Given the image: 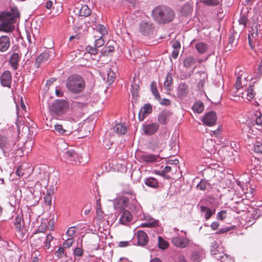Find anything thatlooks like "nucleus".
<instances>
[{"instance_id": "39448f33", "label": "nucleus", "mask_w": 262, "mask_h": 262, "mask_svg": "<svg viewBox=\"0 0 262 262\" xmlns=\"http://www.w3.org/2000/svg\"><path fill=\"white\" fill-rule=\"evenodd\" d=\"M137 159L140 163H148L159 162L160 161L161 158L158 155L142 152L138 154Z\"/></svg>"}, {"instance_id": "c756f323", "label": "nucleus", "mask_w": 262, "mask_h": 262, "mask_svg": "<svg viewBox=\"0 0 262 262\" xmlns=\"http://www.w3.org/2000/svg\"><path fill=\"white\" fill-rule=\"evenodd\" d=\"M113 129L118 135H124L127 132L126 127L122 123L116 124Z\"/></svg>"}, {"instance_id": "3c124183", "label": "nucleus", "mask_w": 262, "mask_h": 262, "mask_svg": "<svg viewBox=\"0 0 262 262\" xmlns=\"http://www.w3.org/2000/svg\"><path fill=\"white\" fill-rule=\"evenodd\" d=\"M43 236H38L34 237L32 241V244H33L35 246L38 247L40 246L44 239Z\"/></svg>"}, {"instance_id": "774afa93", "label": "nucleus", "mask_w": 262, "mask_h": 262, "mask_svg": "<svg viewBox=\"0 0 262 262\" xmlns=\"http://www.w3.org/2000/svg\"><path fill=\"white\" fill-rule=\"evenodd\" d=\"M16 174L19 177H22L24 174V172L23 171L22 168L21 166H19L16 171Z\"/></svg>"}, {"instance_id": "a19ab883", "label": "nucleus", "mask_w": 262, "mask_h": 262, "mask_svg": "<svg viewBox=\"0 0 262 262\" xmlns=\"http://www.w3.org/2000/svg\"><path fill=\"white\" fill-rule=\"evenodd\" d=\"M172 78L171 74H168L164 82V86L167 90L170 89V86L172 83Z\"/></svg>"}, {"instance_id": "4be33fe9", "label": "nucleus", "mask_w": 262, "mask_h": 262, "mask_svg": "<svg viewBox=\"0 0 262 262\" xmlns=\"http://www.w3.org/2000/svg\"><path fill=\"white\" fill-rule=\"evenodd\" d=\"M188 92V87L185 83L179 84L177 89V95L180 98H185Z\"/></svg>"}, {"instance_id": "864d4df0", "label": "nucleus", "mask_w": 262, "mask_h": 262, "mask_svg": "<svg viewBox=\"0 0 262 262\" xmlns=\"http://www.w3.org/2000/svg\"><path fill=\"white\" fill-rule=\"evenodd\" d=\"M86 50L87 51V52L89 53H90L91 54H93V55H96L98 53V49L96 47H95L94 46V47H93L91 46H88L86 47Z\"/></svg>"}, {"instance_id": "0eeeda50", "label": "nucleus", "mask_w": 262, "mask_h": 262, "mask_svg": "<svg viewBox=\"0 0 262 262\" xmlns=\"http://www.w3.org/2000/svg\"><path fill=\"white\" fill-rule=\"evenodd\" d=\"M63 157L67 163L71 164L81 163L77 153L73 149L67 150L64 152Z\"/></svg>"}, {"instance_id": "9d476101", "label": "nucleus", "mask_w": 262, "mask_h": 262, "mask_svg": "<svg viewBox=\"0 0 262 262\" xmlns=\"http://www.w3.org/2000/svg\"><path fill=\"white\" fill-rule=\"evenodd\" d=\"M140 32L144 35H148L154 31L153 24L150 21H142L139 25Z\"/></svg>"}, {"instance_id": "4d7b16f0", "label": "nucleus", "mask_w": 262, "mask_h": 262, "mask_svg": "<svg viewBox=\"0 0 262 262\" xmlns=\"http://www.w3.org/2000/svg\"><path fill=\"white\" fill-rule=\"evenodd\" d=\"M227 212L225 210H222L217 214V219L220 220H223L226 215Z\"/></svg>"}, {"instance_id": "2eb2a0df", "label": "nucleus", "mask_w": 262, "mask_h": 262, "mask_svg": "<svg viewBox=\"0 0 262 262\" xmlns=\"http://www.w3.org/2000/svg\"><path fill=\"white\" fill-rule=\"evenodd\" d=\"M254 136H256V141L253 145L252 150L258 154L262 155V136L253 134ZM252 138H254L255 137H251Z\"/></svg>"}, {"instance_id": "8fccbe9b", "label": "nucleus", "mask_w": 262, "mask_h": 262, "mask_svg": "<svg viewBox=\"0 0 262 262\" xmlns=\"http://www.w3.org/2000/svg\"><path fill=\"white\" fill-rule=\"evenodd\" d=\"M201 2L208 6H217L219 4V0H201Z\"/></svg>"}, {"instance_id": "c03bdc74", "label": "nucleus", "mask_w": 262, "mask_h": 262, "mask_svg": "<svg viewBox=\"0 0 262 262\" xmlns=\"http://www.w3.org/2000/svg\"><path fill=\"white\" fill-rule=\"evenodd\" d=\"M201 260V257L200 253L198 252H193L190 256V261L189 262H200Z\"/></svg>"}, {"instance_id": "7c9ffc66", "label": "nucleus", "mask_w": 262, "mask_h": 262, "mask_svg": "<svg viewBox=\"0 0 262 262\" xmlns=\"http://www.w3.org/2000/svg\"><path fill=\"white\" fill-rule=\"evenodd\" d=\"M196 187L201 190H208L211 188V185L206 180H202L197 185Z\"/></svg>"}, {"instance_id": "473e14b6", "label": "nucleus", "mask_w": 262, "mask_h": 262, "mask_svg": "<svg viewBox=\"0 0 262 262\" xmlns=\"http://www.w3.org/2000/svg\"><path fill=\"white\" fill-rule=\"evenodd\" d=\"M150 89L152 95L158 101L161 100V96L159 93L156 82L154 81H152L150 83Z\"/></svg>"}, {"instance_id": "bb28decb", "label": "nucleus", "mask_w": 262, "mask_h": 262, "mask_svg": "<svg viewBox=\"0 0 262 262\" xmlns=\"http://www.w3.org/2000/svg\"><path fill=\"white\" fill-rule=\"evenodd\" d=\"M19 61V55L18 53H14L10 57L9 62L13 69L16 70Z\"/></svg>"}, {"instance_id": "37998d69", "label": "nucleus", "mask_w": 262, "mask_h": 262, "mask_svg": "<svg viewBox=\"0 0 262 262\" xmlns=\"http://www.w3.org/2000/svg\"><path fill=\"white\" fill-rule=\"evenodd\" d=\"M114 51V47L112 46H105L101 50V54L103 56H107L110 53Z\"/></svg>"}, {"instance_id": "f257e3e1", "label": "nucleus", "mask_w": 262, "mask_h": 262, "mask_svg": "<svg viewBox=\"0 0 262 262\" xmlns=\"http://www.w3.org/2000/svg\"><path fill=\"white\" fill-rule=\"evenodd\" d=\"M19 17V12L16 7H12L10 11L0 12V31L11 32L14 29L13 23Z\"/></svg>"}, {"instance_id": "1a4fd4ad", "label": "nucleus", "mask_w": 262, "mask_h": 262, "mask_svg": "<svg viewBox=\"0 0 262 262\" xmlns=\"http://www.w3.org/2000/svg\"><path fill=\"white\" fill-rule=\"evenodd\" d=\"M21 217L19 216H17L14 219V227L16 230V235L20 239H23L26 234L25 228L21 226Z\"/></svg>"}, {"instance_id": "e433bc0d", "label": "nucleus", "mask_w": 262, "mask_h": 262, "mask_svg": "<svg viewBox=\"0 0 262 262\" xmlns=\"http://www.w3.org/2000/svg\"><path fill=\"white\" fill-rule=\"evenodd\" d=\"M192 108L194 112L201 113L204 110V105L201 101H197L193 105Z\"/></svg>"}, {"instance_id": "e2e57ef3", "label": "nucleus", "mask_w": 262, "mask_h": 262, "mask_svg": "<svg viewBox=\"0 0 262 262\" xmlns=\"http://www.w3.org/2000/svg\"><path fill=\"white\" fill-rule=\"evenodd\" d=\"M247 18L244 15H243L241 16V17L239 18L238 21L240 24H242L245 26L247 24Z\"/></svg>"}, {"instance_id": "f704fd0d", "label": "nucleus", "mask_w": 262, "mask_h": 262, "mask_svg": "<svg viewBox=\"0 0 262 262\" xmlns=\"http://www.w3.org/2000/svg\"><path fill=\"white\" fill-rule=\"evenodd\" d=\"M91 9L86 5H83L79 10V15L81 16H88L91 14Z\"/></svg>"}, {"instance_id": "cd10ccee", "label": "nucleus", "mask_w": 262, "mask_h": 262, "mask_svg": "<svg viewBox=\"0 0 262 262\" xmlns=\"http://www.w3.org/2000/svg\"><path fill=\"white\" fill-rule=\"evenodd\" d=\"M85 106V104L84 103L75 102L73 106V111L77 116H81L83 114L82 109Z\"/></svg>"}, {"instance_id": "f8f14e48", "label": "nucleus", "mask_w": 262, "mask_h": 262, "mask_svg": "<svg viewBox=\"0 0 262 262\" xmlns=\"http://www.w3.org/2000/svg\"><path fill=\"white\" fill-rule=\"evenodd\" d=\"M50 53L51 55L52 52H43L40 54L36 59L35 66L36 68H39L42 64H46L48 62L50 56Z\"/></svg>"}, {"instance_id": "b1692460", "label": "nucleus", "mask_w": 262, "mask_h": 262, "mask_svg": "<svg viewBox=\"0 0 262 262\" xmlns=\"http://www.w3.org/2000/svg\"><path fill=\"white\" fill-rule=\"evenodd\" d=\"M254 119L255 124L253 126H257L255 128L258 131L259 136H262V114L260 113L256 114Z\"/></svg>"}, {"instance_id": "69168bd1", "label": "nucleus", "mask_w": 262, "mask_h": 262, "mask_svg": "<svg viewBox=\"0 0 262 262\" xmlns=\"http://www.w3.org/2000/svg\"><path fill=\"white\" fill-rule=\"evenodd\" d=\"M178 143L177 139L176 138H174V139L171 138L170 143H169V146L171 148H173L176 147Z\"/></svg>"}, {"instance_id": "49530a36", "label": "nucleus", "mask_w": 262, "mask_h": 262, "mask_svg": "<svg viewBox=\"0 0 262 262\" xmlns=\"http://www.w3.org/2000/svg\"><path fill=\"white\" fill-rule=\"evenodd\" d=\"M97 37H98V38L95 39V44H94V46L95 47H96L97 48L102 47V46L104 45V44L105 43L103 36H98Z\"/></svg>"}, {"instance_id": "6e6552de", "label": "nucleus", "mask_w": 262, "mask_h": 262, "mask_svg": "<svg viewBox=\"0 0 262 262\" xmlns=\"http://www.w3.org/2000/svg\"><path fill=\"white\" fill-rule=\"evenodd\" d=\"M159 128V125L157 123H144L142 126V130L144 134L151 136L155 134Z\"/></svg>"}, {"instance_id": "338daca9", "label": "nucleus", "mask_w": 262, "mask_h": 262, "mask_svg": "<svg viewBox=\"0 0 262 262\" xmlns=\"http://www.w3.org/2000/svg\"><path fill=\"white\" fill-rule=\"evenodd\" d=\"M160 101V103L162 105H168L170 104V101L166 98H163L162 100L161 99Z\"/></svg>"}, {"instance_id": "9b49d317", "label": "nucleus", "mask_w": 262, "mask_h": 262, "mask_svg": "<svg viewBox=\"0 0 262 262\" xmlns=\"http://www.w3.org/2000/svg\"><path fill=\"white\" fill-rule=\"evenodd\" d=\"M217 117L216 113L214 112H210L206 113L203 118V122L208 126H212L216 122Z\"/></svg>"}, {"instance_id": "f03ea898", "label": "nucleus", "mask_w": 262, "mask_h": 262, "mask_svg": "<svg viewBox=\"0 0 262 262\" xmlns=\"http://www.w3.org/2000/svg\"><path fill=\"white\" fill-rule=\"evenodd\" d=\"M154 20L159 24H166L172 21L175 17L174 11L166 6H159L152 11Z\"/></svg>"}, {"instance_id": "a211bd4d", "label": "nucleus", "mask_w": 262, "mask_h": 262, "mask_svg": "<svg viewBox=\"0 0 262 262\" xmlns=\"http://www.w3.org/2000/svg\"><path fill=\"white\" fill-rule=\"evenodd\" d=\"M138 239V244L140 246H144L148 242V237L146 233L142 230H139L136 233Z\"/></svg>"}, {"instance_id": "393cba45", "label": "nucleus", "mask_w": 262, "mask_h": 262, "mask_svg": "<svg viewBox=\"0 0 262 262\" xmlns=\"http://www.w3.org/2000/svg\"><path fill=\"white\" fill-rule=\"evenodd\" d=\"M13 145V143H11L10 141L4 136L0 135V148L4 149L5 148H11Z\"/></svg>"}, {"instance_id": "4468645a", "label": "nucleus", "mask_w": 262, "mask_h": 262, "mask_svg": "<svg viewBox=\"0 0 262 262\" xmlns=\"http://www.w3.org/2000/svg\"><path fill=\"white\" fill-rule=\"evenodd\" d=\"M259 37L258 29L256 27H252V32L248 35L249 44L251 48L253 49L255 45H259V42H252L253 39H257Z\"/></svg>"}, {"instance_id": "bf43d9fd", "label": "nucleus", "mask_w": 262, "mask_h": 262, "mask_svg": "<svg viewBox=\"0 0 262 262\" xmlns=\"http://www.w3.org/2000/svg\"><path fill=\"white\" fill-rule=\"evenodd\" d=\"M75 233V227H71L67 231L66 234L70 237H72Z\"/></svg>"}, {"instance_id": "13d9d810", "label": "nucleus", "mask_w": 262, "mask_h": 262, "mask_svg": "<svg viewBox=\"0 0 262 262\" xmlns=\"http://www.w3.org/2000/svg\"><path fill=\"white\" fill-rule=\"evenodd\" d=\"M55 255L59 258L62 257L64 255V248L62 247H59L56 251Z\"/></svg>"}, {"instance_id": "052dcab7", "label": "nucleus", "mask_w": 262, "mask_h": 262, "mask_svg": "<svg viewBox=\"0 0 262 262\" xmlns=\"http://www.w3.org/2000/svg\"><path fill=\"white\" fill-rule=\"evenodd\" d=\"M235 88L236 90H239L242 88L241 78V77H237L236 78V82L235 84Z\"/></svg>"}, {"instance_id": "5fc2aeb1", "label": "nucleus", "mask_w": 262, "mask_h": 262, "mask_svg": "<svg viewBox=\"0 0 262 262\" xmlns=\"http://www.w3.org/2000/svg\"><path fill=\"white\" fill-rule=\"evenodd\" d=\"M54 128L55 130L60 135H63L66 132V130L63 129L62 126L60 124H57L54 125Z\"/></svg>"}, {"instance_id": "680f3d73", "label": "nucleus", "mask_w": 262, "mask_h": 262, "mask_svg": "<svg viewBox=\"0 0 262 262\" xmlns=\"http://www.w3.org/2000/svg\"><path fill=\"white\" fill-rule=\"evenodd\" d=\"M74 254L75 256H81L83 254V251L81 248L78 247L75 249Z\"/></svg>"}, {"instance_id": "aec40b11", "label": "nucleus", "mask_w": 262, "mask_h": 262, "mask_svg": "<svg viewBox=\"0 0 262 262\" xmlns=\"http://www.w3.org/2000/svg\"><path fill=\"white\" fill-rule=\"evenodd\" d=\"M152 107L149 104H145L140 110L138 117L140 121H143L145 117L151 112Z\"/></svg>"}, {"instance_id": "0e129e2a", "label": "nucleus", "mask_w": 262, "mask_h": 262, "mask_svg": "<svg viewBox=\"0 0 262 262\" xmlns=\"http://www.w3.org/2000/svg\"><path fill=\"white\" fill-rule=\"evenodd\" d=\"M172 46L174 49L180 50L181 45L178 40H175L172 42Z\"/></svg>"}, {"instance_id": "6e6d98bb", "label": "nucleus", "mask_w": 262, "mask_h": 262, "mask_svg": "<svg viewBox=\"0 0 262 262\" xmlns=\"http://www.w3.org/2000/svg\"><path fill=\"white\" fill-rule=\"evenodd\" d=\"M73 243V237H70L68 238L63 243V247L65 248H68L70 247Z\"/></svg>"}, {"instance_id": "58836bf2", "label": "nucleus", "mask_w": 262, "mask_h": 262, "mask_svg": "<svg viewBox=\"0 0 262 262\" xmlns=\"http://www.w3.org/2000/svg\"><path fill=\"white\" fill-rule=\"evenodd\" d=\"M245 92H246V94L247 95V99L249 100V101H250L251 99H252L254 96H255V94L254 93V90H253V86L252 85H250L249 88H248V89L245 91Z\"/></svg>"}, {"instance_id": "09e8293b", "label": "nucleus", "mask_w": 262, "mask_h": 262, "mask_svg": "<svg viewBox=\"0 0 262 262\" xmlns=\"http://www.w3.org/2000/svg\"><path fill=\"white\" fill-rule=\"evenodd\" d=\"M158 225V221L157 220H153L151 222L148 223H142L140 226L141 227H155Z\"/></svg>"}, {"instance_id": "2f4dec72", "label": "nucleus", "mask_w": 262, "mask_h": 262, "mask_svg": "<svg viewBox=\"0 0 262 262\" xmlns=\"http://www.w3.org/2000/svg\"><path fill=\"white\" fill-rule=\"evenodd\" d=\"M144 183L147 186L154 188H157L159 185L158 181L152 177L145 179Z\"/></svg>"}, {"instance_id": "a878e982", "label": "nucleus", "mask_w": 262, "mask_h": 262, "mask_svg": "<svg viewBox=\"0 0 262 262\" xmlns=\"http://www.w3.org/2000/svg\"><path fill=\"white\" fill-rule=\"evenodd\" d=\"M106 76L107 77H106V75L105 74L102 76L103 80L105 81L109 84L112 83L115 79V73L114 72L111 70V69H109L107 71Z\"/></svg>"}, {"instance_id": "5701e85b", "label": "nucleus", "mask_w": 262, "mask_h": 262, "mask_svg": "<svg viewBox=\"0 0 262 262\" xmlns=\"http://www.w3.org/2000/svg\"><path fill=\"white\" fill-rule=\"evenodd\" d=\"M171 115L170 112L163 111L158 116V121L161 124H166Z\"/></svg>"}, {"instance_id": "603ef678", "label": "nucleus", "mask_w": 262, "mask_h": 262, "mask_svg": "<svg viewBox=\"0 0 262 262\" xmlns=\"http://www.w3.org/2000/svg\"><path fill=\"white\" fill-rule=\"evenodd\" d=\"M218 246L217 245V243L216 242H213L212 243L211 249H210V252L212 255H214V257L215 258V256H218L220 255V253H217Z\"/></svg>"}, {"instance_id": "79ce46f5", "label": "nucleus", "mask_w": 262, "mask_h": 262, "mask_svg": "<svg viewBox=\"0 0 262 262\" xmlns=\"http://www.w3.org/2000/svg\"><path fill=\"white\" fill-rule=\"evenodd\" d=\"M236 35V32H231L228 38V43L231 45V47L236 46L237 41L235 39V35Z\"/></svg>"}, {"instance_id": "7ed1b4c3", "label": "nucleus", "mask_w": 262, "mask_h": 262, "mask_svg": "<svg viewBox=\"0 0 262 262\" xmlns=\"http://www.w3.org/2000/svg\"><path fill=\"white\" fill-rule=\"evenodd\" d=\"M85 81L80 76L72 75L66 80V87L71 93L79 94L82 92L85 88Z\"/></svg>"}, {"instance_id": "72a5a7b5", "label": "nucleus", "mask_w": 262, "mask_h": 262, "mask_svg": "<svg viewBox=\"0 0 262 262\" xmlns=\"http://www.w3.org/2000/svg\"><path fill=\"white\" fill-rule=\"evenodd\" d=\"M200 211L202 212H205L204 217L206 220H208L215 213V210H210L207 207L201 206Z\"/></svg>"}, {"instance_id": "423d86ee", "label": "nucleus", "mask_w": 262, "mask_h": 262, "mask_svg": "<svg viewBox=\"0 0 262 262\" xmlns=\"http://www.w3.org/2000/svg\"><path fill=\"white\" fill-rule=\"evenodd\" d=\"M181 232H184L186 234V232L182 230ZM171 242L175 246L181 248L186 247L190 244V241L186 235L180 236L178 234L171 238Z\"/></svg>"}, {"instance_id": "ea45409f", "label": "nucleus", "mask_w": 262, "mask_h": 262, "mask_svg": "<svg viewBox=\"0 0 262 262\" xmlns=\"http://www.w3.org/2000/svg\"><path fill=\"white\" fill-rule=\"evenodd\" d=\"M158 245H159V248H160L162 250H165L168 248L169 244H168V243L166 241H165V239L162 238L161 237L159 236L158 237Z\"/></svg>"}, {"instance_id": "de8ad7c7", "label": "nucleus", "mask_w": 262, "mask_h": 262, "mask_svg": "<svg viewBox=\"0 0 262 262\" xmlns=\"http://www.w3.org/2000/svg\"><path fill=\"white\" fill-rule=\"evenodd\" d=\"M44 238V239H45L44 241L45 243V247L47 249H48L50 247V243L52 241L53 237L52 235L49 233L47 234Z\"/></svg>"}, {"instance_id": "ddd939ff", "label": "nucleus", "mask_w": 262, "mask_h": 262, "mask_svg": "<svg viewBox=\"0 0 262 262\" xmlns=\"http://www.w3.org/2000/svg\"><path fill=\"white\" fill-rule=\"evenodd\" d=\"M0 80L3 86L10 88L12 80L11 72L9 71H4L1 76Z\"/></svg>"}, {"instance_id": "20e7f679", "label": "nucleus", "mask_w": 262, "mask_h": 262, "mask_svg": "<svg viewBox=\"0 0 262 262\" xmlns=\"http://www.w3.org/2000/svg\"><path fill=\"white\" fill-rule=\"evenodd\" d=\"M69 107L67 101L64 100H55L49 106L50 113L53 116L58 117L64 114Z\"/></svg>"}, {"instance_id": "c85d7f7f", "label": "nucleus", "mask_w": 262, "mask_h": 262, "mask_svg": "<svg viewBox=\"0 0 262 262\" xmlns=\"http://www.w3.org/2000/svg\"><path fill=\"white\" fill-rule=\"evenodd\" d=\"M195 48L201 54H204L208 50V45L203 42H198L195 44Z\"/></svg>"}, {"instance_id": "4c0bfd02", "label": "nucleus", "mask_w": 262, "mask_h": 262, "mask_svg": "<svg viewBox=\"0 0 262 262\" xmlns=\"http://www.w3.org/2000/svg\"><path fill=\"white\" fill-rule=\"evenodd\" d=\"M195 59L192 57H188L183 60V66L186 68H190L195 64Z\"/></svg>"}, {"instance_id": "6ab92c4d", "label": "nucleus", "mask_w": 262, "mask_h": 262, "mask_svg": "<svg viewBox=\"0 0 262 262\" xmlns=\"http://www.w3.org/2000/svg\"><path fill=\"white\" fill-rule=\"evenodd\" d=\"M129 205V199L125 196H122L118 198L116 203H114V207L115 208H121L128 206Z\"/></svg>"}, {"instance_id": "c9c22d12", "label": "nucleus", "mask_w": 262, "mask_h": 262, "mask_svg": "<svg viewBox=\"0 0 262 262\" xmlns=\"http://www.w3.org/2000/svg\"><path fill=\"white\" fill-rule=\"evenodd\" d=\"M215 259L220 260L221 262H234L233 258L229 255L226 254H221L215 256Z\"/></svg>"}, {"instance_id": "f3484780", "label": "nucleus", "mask_w": 262, "mask_h": 262, "mask_svg": "<svg viewBox=\"0 0 262 262\" xmlns=\"http://www.w3.org/2000/svg\"><path fill=\"white\" fill-rule=\"evenodd\" d=\"M120 217L119 221L122 224H126L129 222L132 219V214L127 210L122 209L120 213Z\"/></svg>"}, {"instance_id": "a18cd8bd", "label": "nucleus", "mask_w": 262, "mask_h": 262, "mask_svg": "<svg viewBox=\"0 0 262 262\" xmlns=\"http://www.w3.org/2000/svg\"><path fill=\"white\" fill-rule=\"evenodd\" d=\"M95 31L99 32L102 36L107 34L106 28L102 25H99L95 29Z\"/></svg>"}, {"instance_id": "412c9836", "label": "nucleus", "mask_w": 262, "mask_h": 262, "mask_svg": "<svg viewBox=\"0 0 262 262\" xmlns=\"http://www.w3.org/2000/svg\"><path fill=\"white\" fill-rule=\"evenodd\" d=\"M125 194H129L131 196H134L132 199V202L130 203L129 205V208L132 211H138L140 208V206L135 199V195L134 192L132 190H129L128 191H125Z\"/></svg>"}, {"instance_id": "dca6fc26", "label": "nucleus", "mask_w": 262, "mask_h": 262, "mask_svg": "<svg viewBox=\"0 0 262 262\" xmlns=\"http://www.w3.org/2000/svg\"><path fill=\"white\" fill-rule=\"evenodd\" d=\"M10 39L7 35H3L0 37V52H5L10 47Z\"/></svg>"}]
</instances>
